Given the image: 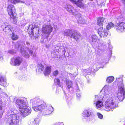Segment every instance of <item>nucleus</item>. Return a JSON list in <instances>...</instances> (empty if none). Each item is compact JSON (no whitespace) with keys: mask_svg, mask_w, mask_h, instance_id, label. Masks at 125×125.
I'll return each mask as SVG.
<instances>
[{"mask_svg":"<svg viewBox=\"0 0 125 125\" xmlns=\"http://www.w3.org/2000/svg\"><path fill=\"white\" fill-rule=\"evenodd\" d=\"M102 100L105 102V107L106 109L110 110L117 107L118 99H116L114 94L103 96Z\"/></svg>","mask_w":125,"mask_h":125,"instance_id":"f257e3e1","label":"nucleus"},{"mask_svg":"<svg viewBox=\"0 0 125 125\" xmlns=\"http://www.w3.org/2000/svg\"><path fill=\"white\" fill-rule=\"evenodd\" d=\"M17 107L20 109L21 115L26 116L30 114L31 112V109L27 105V103L26 100L23 99H17L16 101Z\"/></svg>","mask_w":125,"mask_h":125,"instance_id":"f03ea898","label":"nucleus"},{"mask_svg":"<svg viewBox=\"0 0 125 125\" xmlns=\"http://www.w3.org/2000/svg\"><path fill=\"white\" fill-rule=\"evenodd\" d=\"M7 119V123L9 125H19V116L13 111H10L8 112Z\"/></svg>","mask_w":125,"mask_h":125,"instance_id":"7ed1b4c3","label":"nucleus"},{"mask_svg":"<svg viewBox=\"0 0 125 125\" xmlns=\"http://www.w3.org/2000/svg\"><path fill=\"white\" fill-rule=\"evenodd\" d=\"M42 101L38 98H35L30 100L33 109L35 111H40L44 108L45 105L42 104Z\"/></svg>","mask_w":125,"mask_h":125,"instance_id":"20e7f679","label":"nucleus"},{"mask_svg":"<svg viewBox=\"0 0 125 125\" xmlns=\"http://www.w3.org/2000/svg\"><path fill=\"white\" fill-rule=\"evenodd\" d=\"M118 81L120 82L118 84V90L117 94L116 99H118L120 101H122L125 98V90L123 85L122 79L120 78H118Z\"/></svg>","mask_w":125,"mask_h":125,"instance_id":"39448f33","label":"nucleus"},{"mask_svg":"<svg viewBox=\"0 0 125 125\" xmlns=\"http://www.w3.org/2000/svg\"><path fill=\"white\" fill-rule=\"evenodd\" d=\"M65 36H68L77 41L79 40H82V37L78 32L73 29H69L64 32Z\"/></svg>","mask_w":125,"mask_h":125,"instance_id":"423d86ee","label":"nucleus"},{"mask_svg":"<svg viewBox=\"0 0 125 125\" xmlns=\"http://www.w3.org/2000/svg\"><path fill=\"white\" fill-rule=\"evenodd\" d=\"M15 47V49L14 50H10L8 51L9 53L12 54H14L16 52V51L17 50L20 49L21 53L23 56L27 58H28L29 57V56L28 53L26 52L25 50H24V49L23 47L19 44L18 42L16 43Z\"/></svg>","mask_w":125,"mask_h":125,"instance_id":"0eeeda50","label":"nucleus"},{"mask_svg":"<svg viewBox=\"0 0 125 125\" xmlns=\"http://www.w3.org/2000/svg\"><path fill=\"white\" fill-rule=\"evenodd\" d=\"M29 33L31 34L35 37V38H38L40 35L39 33V29L38 27L34 28L33 27V25H29L28 29Z\"/></svg>","mask_w":125,"mask_h":125,"instance_id":"6e6552de","label":"nucleus"},{"mask_svg":"<svg viewBox=\"0 0 125 125\" xmlns=\"http://www.w3.org/2000/svg\"><path fill=\"white\" fill-rule=\"evenodd\" d=\"M52 31V28L51 25L44 24L43 26L42 31L46 35V37L47 38L49 35Z\"/></svg>","mask_w":125,"mask_h":125,"instance_id":"1a4fd4ad","label":"nucleus"},{"mask_svg":"<svg viewBox=\"0 0 125 125\" xmlns=\"http://www.w3.org/2000/svg\"><path fill=\"white\" fill-rule=\"evenodd\" d=\"M22 61V58L20 57H14L11 59L10 63L12 65L19 66Z\"/></svg>","mask_w":125,"mask_h":125,"instance_id":"9d476101","label":"nucleus"},{"mask_svg":"<svg viewBox=\"0 0 125 125\" xmlns=\"http://www.w3.org/2000/svg\"><path fill=\"white\" fill-rule=\"evenodd\" d=\"M115 28L118 32H123L125 31V23L123 22H119L115 25Z\"/></svg>","mask_w":125,"mask_h":125,"instance_id":"9b49d317","label":"nucleus"},{"mask_svg":"<svg viewBox=\"0 0 125 125\" xmlns=\"http://www.w3.org/2000/svg\"><path fill=\"white\" fill-rule=\"evenodd\" d=\"M104 91V95L103 96H109L112 94H114L112 92V87L109 85H105L103 88Z\"/></svg>","mask_w":125,"mask_h":125,"instance_id":"f8f14e48","label":"nucleus"},{"mask_svg":"<svg viewBox=\"0 0 125 125\" xmlns=\"http://www.w3.org/2000/svg\"><path fill=\"white\" fill-rule=\"evenodd\" d=\"M98 96L97 95H96L95 98V100L94 104H95L96 108L98 109L102 108L103 106L102 102L99 100Z\"/></svg>","mask_w":125,"mask_h":125,"instance_id":"ddd939ff","label":"nucleus"},{"mask_svg":"<svg viewBox=\"0 0 125 125\" xmlns=\"http://www.w3.org/2000/svg\"><path fill=\"white\" fill-rule=\"evenodd\" d=\"M7 12L8 13V14L10 15H16V13H15L16 10L14 7L13 5L8 4L7 7Z\"/></svg>","mask_w":125,"mask_h":125,"instance_id":"4468645a","label":"nucleus"},{"mask_svg":"<svg viewBox=\"0 0 125 125\" xmlns=\"http://www.w3.org/2000/svg\"><path fill=\"white\" fill-rule=\"evenodd\" d=\"M92 113L89 110L84 111L83 113V116L84 118L83 120L84 121L88 120V118L92 115Z\"/></svg>","mask_w":125,"mask_h":125,"instance_id":"2eb2a0df","label":"nucleus"},{"mask_svg":"<svg viewBox=\"0 0 125 125\" xmlns=\"http://www.w3.org/2000/svg\"><path fill=\"white\" fill-rule=\"evenodd\" d=\"M53 110V108L52 106H50L48 107H46V108L45 107L41 111H42V114L43 115H45L50 114L52 113Z\"/></svg>","mask_w":125,"mask_h":125,"instance_id":"dca6fc26","label":"nucleus"},{"mask_svg":"<svg viewBox=\"0 0 125 125\" xmlns=\"http://www.w3.org/2000/svg\"><path fill=\"white\" fill-rule=\"evenodd\" d=\"M75 17L77 19L78 22L79 23L83 24L86 23V21L83 18L81 17V14H76Z\"/></svg>","mask_w":125,"mask_h":125,"instance_id":"f3484780","label":"nucleus"},{"mask_svg":"<svg viewBox=\"0 0 125 125\" xmlns=\"http://www.w3.org/2000/svg\"><path fill=\"white\" fill-rule=\"evenodd\" d=\"M64 8L66 9L69 12L72 13L73 14L75 15V10L74 9L72 6L70 5H66L64 6Z\"/></svg>","mask_w":125,"mask_h":125,"instance_id":"a211bd4d","label":"nucleus"},{"mask_svg":"<svg viewBox=\"0 0 125 125\" xmlns=\"http://www.w3.org/2000/svg\"><path fill=\"white\" fill-rule=\"evenodd\" d=\"M2 27L4 31H5L12 32L11 29L12 28H11V26L10 25H8V23H5Z\"/></svg>","mask_w":125,"mask_h":125,"instance_id":"6ab92c4d","label":"nucleus"},{"mask_svg":"<svg viewBox=\"0 0 125 125\" xmlns=\"http://www.w3.org/2000/svg\"><path fill=\"white\" fill-rule=\"evenodd\" d=\"M51 71V66H50L47 65L45 67L44 73L45 76L49 75Z\"/></svg>","mask_w":125,"mask_h":125,"instance_id":"aec40b11","label":"nucleus"},{"mask_svg":"<svg viewBox=\"0 0 125 125\" xmlns=\"http://www.w3.org/2000/svg\"><path fill=\"white\" fill-rule=\"evenodd\" d=\"M73 3L75 4L77 6L80 7H82L83 6V4L82 2L83 0H78L76 1L75 0H69Z\"/></svg>","mask_w":125,"mask_h":125,"instance_id":"412c9836","label":"nucleus"},{"mask_svg":"<svg viewBox=\"0 0 125 125\" xmlns=\"http://www.w3.org/2000/svg\"><path fill=\"white\" fill-rule=\"evenodd\" d=\"M6 79L4 77L0 75V85L5 86L6 84Z\"/></svg>","mask_w":125,"mask_h":125,"instance_id":"4be33fe9","label":"nucleus"},{"mask_svg":"<svg viewBox=\"0 0 125 125\" xmlns=\"http://www.w3.org/2000/svg\"><path fill=\"white\" fill-rule=\"evenodd\" d=\"M104 19L103 17L99 18L97 19V24L100 26L102 25Z\"/></svg>","mask_w":125,"mask_h":125,"instance_id":"5701e85b","label":"nucleus"},{"mask_svg":"<svg viewBox=\"0 0 125 125\" xmlns=\"http://www.w3.org/2000/svg\"><path fill=\"white\" fill-rule=\"evenodd\" d=\"M40 119L36 118L34 121L31 122L29 125H38L39 124Z\"/></svg>","mask_w":125,"mask_h":125,"instance_id":"b1692460","label":"nucleus"},{"mask_svg":"<svg viewBox=\"0 0 125 125\" xmlns=\"http://www.w3.org/2000/svg\"><path fill=\"white\" fill-rule=\"evenodd\" d=\"M4 112V110L2 106V102L0 98V117H1Z\"/></svg>","mask_w":125,"mask_h":125,"instance_id":"393cba45","label":"nucleus"},{"mask_svg":"<svg viewBox=\"0 0 125 125\" xmlns=\"http://www.w3.org/2000/svg\"><path fill=\"white\" fill-rule=\"evenodd\" d=\"M97 37L95 34L92 35L90 39V41L92 42L95 43L97 41Z\"/></svg>","mask_w":125,"mask_h":125,"instance_id":"a878e982","label":"nucleus"},{"mask_svg":"<svg viewBox=\"0 0 125 125\" xmlns=\"http://www.w3.org/2000/svg\"><path fill=\"white\" fill-rule=\"evenodd\" d=\"M19 78L20 80L23 81H25L27 79L25 74L22 73H21L20 74L19 76Z\"/></svg>","mask_w":125,"mask_h":125,"instance_id":"bb28decb","label":"nucleus"},{"mask_svg":"<svg viewBox=\"0 0 125 125\" xmlns=\"http://www.w3.org/2000/svg\"><path fill=\"white\" fill-rule=\"evenodd\" d=\"M114 78L112 76H109L106 79V82L109 83H110L113 81Z\"/></svg>","mask_w":125,"mask_h":125,"instance_id":"cd10ccee","label":"nucleus"},{"mask_svg":"<svg viewBox=\"0 0 125 125\" xmlns=\"http://www.w3.org/2000/svg\"><path fill=\"white\" fill-rule=\"evenodd\" d=\"M16 15H10V18L12 19L13 20V23L14 24L16 23L17 21V18L16 17Z\"/></svg>","mask_w":125,"mask_h":125,"instance_id":"c85d7f7f","label":"nucleus"},{"mask_svg":"<svg viewBox=\"0 0 125 125\" xmlns=\"http://www.w3.org/2000/svg\"><path fill=\"white\" fill-rule=\"evenodd\" d=\"M114 26V24L111 22H110L108 23L106 26V29L107 30L110 29L112 28Z\"/></svg>","mask_w":125,"mask_h":125,"instance_id":"c756f323","label":"nucleus"},{"mask_svg":"<svg viewBox=\"0 0 125 125\" xmlns=\"http://www.w3.org/2000/svg\"><path fill=\"white\" fill-rule=\"evenodd\" d=\"M11 38L12 40H18L19 38V37L18 35L12 33Z\"/></svg>","mask_w":125,"mask_h":125,"instance_id":"7c9ffc66","label":"nucleus"},{"mask_svg":"<svg viewBox=\"0 0 125 125\" xmlns=\"http://www.w3.org/2000/svg\"><path fill=\"white\" fill-rule=\"evenodd\" d=\"M66 84L68 88L69 89L72 86V82L69 80H67L66 81Z\"/></svg>","mask_w":125,"mask_h":125,"instance_id":"2f4dec72","label":"nucleus"},{"mask_svg":"<svg viewBox=\"0 0 125 125\" xmlns=\"http://www.w3.org/2000/svg\"><path fill=\"white\" fill-rule=\"evenodd\" d=\"M101 34H99L101 37H105L108 34V32L106 31L101 33Z\"/></svg>","mask_w":125,"mask_h":125,"instance_id":"473e14b6","label":"nucleus"},{"mask_svg":"<svg viewBox=\"0 0 125 125\" xmlns=\"http://www.w3.org/2000/svg\"><path fill=\"white\" fill-rule=\"evenodd\" d=\"M9 2H11L13 4H16L18 2L23 3V1H21L19 0H8Z\"/></svg>","mask_w":125,"mask_h":125,"instance_id":"72a5a7b5","label":"nucleus"},{"mask_svg":"<svg viewBox=\"0 0 125 125\" xmlns=\"http://www.w3.org/2000/svg\"><path fill=\"white\" fill-rule=\"evenodd\" d=\"M105 31V29H104L102 27H101L99 28L98 30V33L99 34H101V33Z\"/></svg>","mask_w":125,"mask_h":125,"instance_id":"f704fd0d","label":"nucleus"},{"mask_svg":"<svg viewBox=\"0 0 125 125\" xmlns=\"http://www.w3.org/2000/svg\"><path fill=\"white\" fill-rule=\"evenodd\" d=\"M44 67V66L42 64H39L38 65L39 71L41 72L43 71V70Z\"/></svg>","mask_w":125,"mask_h":125,"instance_id":"c9c22d12","label":"nucleus"},{"mask_svg":"<svg viewBox=\"0 0 125 125\" xmlns=\"http://www.w3.org/2000/svg\"><path fill=\"white\" fill-rule=\"evenodd\" d=\"M54 82L56 85H59L60 82L59 80L58 79H55L54 80Z\"/></svg>","mask_w":125,"mask_h":125,"instance_id":"e433bc0d","label":"nucleus"},{"mask_svg":"<svg viewBox=\"0 0 125 125\" xmlns=\"http://www.w3.org/2000/svg\"><path fill=\"white\" fill-rule=\"evenodd\" d=\"M97 115L98 117L100 119H102L103 117V115L99 113H98L97 114Z\"/></svg>","mask_w":125,"mask_h":125,"instance_id":"4c0bfd02","label":"nucleus"},{"mask_svg":"<svg viewBox=\"0 0 125 125\" xmlns=\"http://www.w3.org/2000/svg\"><path fill=\"white\" fill-rule=\"evenodd\" d=\"M27 51H28L30 54H31V55H32L33 53V52L31 50L29 49L28 48H27Z\"/></svg>","mask_w":125,"mask_h":125,"instance_id":"58836bf2","label":"nucleus"},{"mask_svg":"<svg viewBox=\"0 0 125 125\" xmlns=\"http://www.w3.org/2000/svg\"><path fill=\"white\" fill-rule=\"evenodd\" d=\"M98 50H97V51L99 53H100L101 52H102V50L101 47L99 46L97 48Z\"/></svg>","mask_w":125,"mask_h":125,"instance_id":"ea45409f","label":"nucleus"},{"mask_svg":"<svg viewBox=\"0 0 125 125\" xmlns=\"http://www.w3.org/2000/svg\"><path fill=\"white\" fill-rule=\"evenodd\" d=\"M58 71L57 70H56L53 72V75H54L56 76L58 74Z\"/></svg>","mask_w":125,"mask_h":125,"instance_id":"a19ab883","label":"nucleus"},{"mask_svg":"<svg viewBox=\"0 0 125 125\" xmlns=\"http://www.w3.org/2000/svg\"><path fill=\"white\" fill-rule=\"evenodd\" d=\"M76 95L77 97L79 98H80L81 96V94L80 93H76Z\"/></svg>","mask_w":125,"mask_h":125,"instance_id":"79ce46f5","label":"nucleus"},{"mask_svg":"<svg viewBox=\"0 0 125 125\" xmlns=\"http://www.w3.org/2000/svg\"><path fill=\"white\" fill-rule=\"evenodd\" d=\"M3 59L2 54V52H0V60H1Z\"/></svg>","mask_w":125,"mask_h":125,"instance_id":"37998d69","label":"nucleus"},{"mask_svg":"<svg viewBox=\"0 0 125 125\" xmlns=\"http://www.w3.org/2000/svg\"><path fill=\"white\" fill-rule=\"evenodd\" d=\"M25 46L27 47H28L30 45V43L28 42H26V44H25Z\"/></svg>","mask_w":125,"mask_h":125,"instance_id":"c03bdc74","label":"nucleus"},{"mask_svg":"<svg viewBox=\"0 0 125 125\" xmlns=\"http://www.w3.org/2000/svg\"><path fill=\"white\" fill-rule=\"evenodd\" d=\"M55 125H64L62 123H58L56 124Z\"/></svg>","mask_w":125,"mask_h":125,"instance_id":"a18cd8bd","label":"nucleus"},{"mask_svg":"<svg viewBox=\"0 0 125 125\" xmlns=\"http://www.w3.org/2000/svg\"><path fill=\"white\" fill-rule=\"evenodd\" d=\"M96 64H95V65H94L93 67V69H94V70L95 71H96V70H97V68H98V67H97V68H96V69L95 68V67H96Z\"/></svg>","mask_w":125,"mask_h":125,"instance_id":"49530a36","label":"nucleus"},{"mask_svg":"<svg viewBox=\"0 0 125 125\" xmlns=\"http://www.w3.org/2000/svg\"><path fill=\"white\" fill-rule=\"evenodd\" d=\"M77 89L76 91V93H80L79 92L80 91V90L79 89L78 87H77Z\"/></svg>","mask_w":125,"mask_h":125,"instance_id":"de8ad7c7","label":"nucleus"},{"mask_svg":"<svg viewBox=\"0 0 125 125\" xmlns=\"http://www.w3.org/2000/svg\"><path fill=\"white\" fill-rule=\"evenodd\" d=\"M69 75L71 77H73V75L72 74L70 73H69Z\"/></svg>","mask_w":125,"mask_h":125,"instance_id":"09e8293b","label":"nucleus"},{"mask_svg":"<svg viewBox=\"0 0 125 125\" xmlns=\"http://www.w3.org/2000/svg\"><path fill=\"white\" fill-rule=\"evenodd\" d=\"M86 73L87 74H90V73L89 72H87Z\"/></svg>","mask_w":125,"mask_h":125,"instance_id":"8fccbe9b","label":"nucleus"},{"mask_svg":"<svg viewBox=\"0 0 125 125\" xmlns=\"http://www.w3.org/2000/svg\"><path fill=\"white\" fill-rule=\"evenodd\" d=\"M18 74L17 72H15L14 73V74L15 75H16Z\"/></svg>","mask_w":125,"mask_h":125,"instance_id":"3c124183","label":"nucleus"},{"mask_svg":"<svg viewBox=\"0 0 125 125\" xmlns=\"http://www.w3.org/2000/svg\"><path fill=\"white\" fill-rule=\"evenodd\" d=\"M64 52V54H65V52H66V51H65L64 50L63 51Z\"/></svg>","mask_w":125,"mask_h":125,"instance_id":"603ef678","label":"nucleus"},{"mask_svg":"<svg viewBox=\"0 0 125 125\" xmlns=\"http://www.w3.org/2000/svg\"><path fill=\"white\" fill-rule=\"evenodd\" d=\"M107 111H109V110H107Z\"/></svg>","mask_w":125,"mask_h":125,"instance_id":"864d4df0","label":"nucleus"},{"mask_svg":"<svg viewBox=\"0 0 125 125\" xmlns=\"http://www.w3.org/2000/svg\"><path fill=\"white\" fill-rule=\"evenodd\" d=\"M1 89V88H0V90Z\"/></svg>","mask_w":125,"mask_h":125,"instance_id":"5fc2aeb1","label":"nucleus"},{"mask_svg":"<svg viewBox=\"0 0 125 125\" xmlns=\"http://www.w3.org/2000/svg\"><path fill=\"white\" fill-rule=\"evenodd\" d=\"M124 125H125V124Z\"/></svg>","mask_w":125,"mask_h":125,"instance_id":"6e6d98bb","label":"nucleus"}]
</instances>
